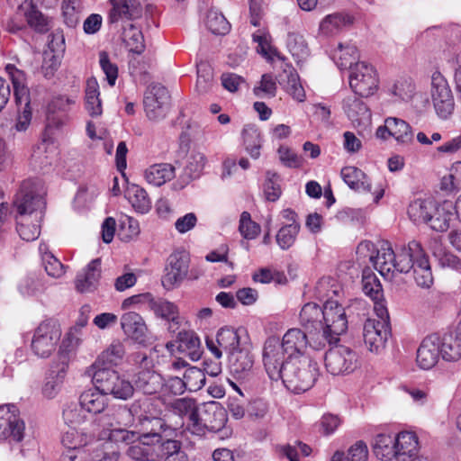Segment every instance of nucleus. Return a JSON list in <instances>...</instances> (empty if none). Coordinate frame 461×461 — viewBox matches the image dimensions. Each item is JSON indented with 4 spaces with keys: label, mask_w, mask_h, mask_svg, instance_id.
<instances>
[{
    "label": "nucleus",
    "mask_w": 461,
    "mask_h": 461,
    "mask_svg": "<svg viewBox=\"0 0 461 461\" xmlns=\"http://www.w3.org/2000/svg\"><path fill=\"white\" fill-rule=\"evenodd\" d=\"M43 194V185L39 179L23 181L16 194L14 205L18 212L17 231L23 240L32 241L40 236V224H30L29 218L34 213L36 221L41 219L45 205Z\"/></svg>",
    "instance_id": "nucleus-1"
},
{
    "label": "nucleus",
    "mask_w": 461,
    "mask_h": 461,
    "mask_svg": "<svg viewBox=\"0 0 461 461\" xmlns=\"http://www.w3.org/2000/svg\"><path fill=\"white\" fill-rule=\"evenodd\" d=\"M184 380L187 390L190 392H196L201 389L205 384L204 372L195 366L187 368L184 373Z\"/></svg>",
    "instance_id": "nucleus-61"
},
{
    "label": "nucleus",
    "mask_w": 461,
    "mask_h": 461,
    "mask_svg": "<svg viewBox=\"0 0 461 461\" xmlns=\"http://www.w3.org/2000/svg\"><path fill=\"white\" fill-rule=\"evenodd\" d=\"M416 284L422 288H429L433 285V275L429 261V258L425 251L418 258L416 264L411 268Z\"/></svg>",
    "instance_id": "nucleus-44"
},
{
    "label": "nucleus",
    "mask_w": 461,
    "mask_h": 461,
    "mask_svg": "<svg viewBox=\"0 0 461 461\" xmlns=\"http://www.w3.org/2000/svg\"><path fill=\"white\" fill-rule=\"evenodd\" d=\"M390 335V322L368 319L363 328L364 342L371 352L378 353L384 348Z\"/></svg>",
    "instance_id": "nucleus-14"
},
{
    "label": "nucleus",
    "mask_w": 461,
    "mask_h": 461,
    "mask_svg": "<svg viewBox=\"0 0 461 461\" xmlns=\"http://www.w3.org/2000/svg\"><path fill=\"white\" fill-rule=\"evenodd\" d=\"M172 408L175 413L188 419V426L194 432L200 414L195 401L190 398L177 399L172 403Z\"/></svg>",
    "instance_id": "nucleus-46"
},
{
    "label": "nucleus",
    "mask_w": 461,
    "mask_h": 461,
    "mask_svg": "<svg viewBox=\"0 0 461 461\" xmlns=\"http://www.w3.org/2000/svg\"><path fill=\"white\" fill-rule=\"evenodd\" d=\"M340 335H335L331 330H328L327 328L322 327L320 330H315L312 333H309V346L315 350H321L326 347V345H332L339 340Z\"/></svg>",
    "instance_id": "nucleus-53"
},
{
    "label": "nucleus",
    "mask_w": 461,
    "mask_h": 461,
    "mask_svg": "<svg viewBox=\"0 0 461 461\" xmlns=\"http://www.w3.org/2000/svg\"><path fill=\"white\" fill-rule=\"evenodd\" d=\"M62 416L65 423L72 428L80 427L88 421H91V426H95L96 422V419L90 418L80 402L66 404Z\"/></svg>",
    "instance_id": "nucleus-36"
},
{
    "label": "nucleus",
    "mask_w": 461,
    "mask_h": 461,
    "mask_svg": "<svg viewBox=\"0 0 461 461\" xmlns=\"http://www.w3.org/2000/svg\"><path fill=\"white\" fill-rule=\"evenodd\" d=\"M24 429L25 424L14 404L0 406V439L20 442L23 438Z\"/></svg>",
    "instance_id": "nucleus-13"
},
{
    "label": "nucleus",
    "mask_w": 461,
    "mask_h": 461,
    "mask_svg": "<svg viewBox=\"0 0 461 461\" xmlns=\"http://www.w3.org/2000/svg\"><path fill=\"white\" fill-rule=\"evenodd\" d=\"M120 451L112 442H106L96 447L93 454L94 461H118Z\"/></svg>",
    "instance_id": "nucleus-64"
},
{
    "label": "nucleus",
    "mask_w": 461,
    "mask_h": 461,
    "mask_svg": "<svg viewBox=\"0 0 461 461\" xmlns=\"http://www.w3.org/2000/svg\"><path fill=\"white\" fill-rule=\"evenodd\" d=\"M125 355V348L122 342L119 340L113 341L109 347L104 349L92 364L87 370L90 375L95 370H114L113 366H118L122 362Z\"/></svg>",
    "instance_id": "nucleus-18"
},
{
    "label": "nucleus",
    "mask_w": 461,
    "mask_h": 461,
    "mask_svg": "<svg viewBox=\"0 0 461 461\" xmlns=\"http://www.w3.org/2000/svg\"><path fill=\"white\" fill-rule=\"evenodd\" d=\"M207 158L203 153L193 150L187 157L186 165L182 176L183 181L187 184L192 180L199 178L203 174Z\"/></svg>",
    "instance_id": "nucleus-40"
},
{
    "label": "nucleus",
    "mask_w": 461,
    "mask_h": 461,
    "mask_svg": "<svg viewBox=\"0 0 461 461\" xmlns=\"http://www.w3.org/2000/svg\"><path fill=\"white\" fill-rule=\"evenodd\" d=\"M342 107L347 117L354 126L366 127L371 122L369 108L357 95L345 97Z\"/></svg>",
    "instance_id": "nucleus-20"
},
{
    "label": "nucleus",
    "mask_w": 461,
    "mask_h": 461,
    "mask_svg": "<svg viewBox=\"0 0 461 461\" xmlns=\"http://www.w3.org/2000/svg\"><path fill=\"white\" fill-rule=\"evenodd\" d=\"M28 25L39 33H46L50 30L48 18L32 2L24 12Z\"/></svg>",
    "instance_id": "nucleus-52"
},
{
    "label": "nucleus",
    "mask_w": 461,
    "mask_h": 461,
    "mask_svg": "<svg viewBox=\"0 0 461 461\" xmlns=\"http://www.w3.org/2000/svg\"><path fill=\"white\" fill-rule=\"evenodd\" d=\"M175 177V167L168 163L154 164L145 170L148 183L160 186Z\"/></svg>",
    "instance_id": "nucleus-39"
},
{
    "label": "nucleus",
    "mask_w": 461,
    "mask_h": 461,
    "mask_svg": "<svg viewBox=\"0 0 461 461\" xmlns=\"http://www.w3.org/2000/svg\"><path fill=\"white\" fill-rule=\"evenodd\" d=\"M149 309L153 311L156 316L162 319H169L176 317L178 314L177 307L171 302L166 299L153 297Z\"/></svg>",
    "instance_id": "nucleus-59"
},
{
    "label": "nucleus",
    "mask_w": 461,
    "mask_h": 461,
    "mask_svg": "<svg viewBox=\"0 0 461 461\" xmlns=\"http://www.w3.org/2000/svg\"><path fill=\"white\" fill-rule=\"evenodd\" d=\"M79 402L92 420H95L94 418L97 414L104 412L108 405L105 393L98 390L96 386L82 393Z\"/></svg>",
    "instance_id": "nucleus-27"
},
{
    "label": "nucleus",
    "mask_w": 461,
    "mask_h": 461,
    "mask_svg": "<svg viewBox=\"0 0 461 461\" xmlns=\"http://www.w3.org/2000/svg\"><path fill=\"white\" fill-rule=\"evenodd\" d=\"M370 260L375 267L384 277H393L394 275L395 252L392 248H382L375 257L371 256Z\"/></svg>",
    "instance_id": "nucleus-41"
},
{
    "label": "nucleus",
    "mask_w": 461,
    "mask_h": 461,
    "mask_svg": "<svg viewBox=\"0 0 461 461\" xmlns=\"http://www.w3.org/2000/svg\"><path fill=\"white\" fill-rule=\"evenodd\" d=\"M177 339L180 351L189 356L193 361H196L201 357V342L193 331H179Z\"/></svg>",
    "instance_id": "nucleus-43"
},
{
    "label": "nucleus",
    "mask_w": 461,
    "mask_h": 461,
    "mask_svg": "<svg viewBox=\"0 0 461 461\" xmlns=\"http://www.w3.org/2000/svg\"><path fill=\"white\" fill-rule=\"evenodd\" d=\"M349 86L355 95L368 97L376 91L378 78L375 69L366 62L354 65L349 73Z\"/></svg>",
    "instance_id": "nucleus-10"
},
{
    "label": "nucleus",
    "mask_w": 461,
    "mask_h": 461,
    "mask_svg": "<svg viewBox=\"0 0 461 461\" xmlns=\"http://www.w3.org/2000/svg\"><path fill=\"white\" fill-rule=\"evenodd\" d=\"M286 45L290 53L297 60L305 58L308 55V47L303 35L296 32H289L287 35Z\"/></svg>",
    "instance_id": "nucleus-60"
},
{
    "label": "nucleus",
    "mask_w": 461,
    "mask_h": 461,
    "mask_svg": "<svg viewBox=\"0 0 461 461\" xmlns=\"http://www.w3.org/2000/svg\"><path fill=\"white\" fill-rule=\"evenodd\" d=\"M213 69L207 62L197 64L196 90L199 94L208 93L213 86Z\"/></svg>",
    "instance_id": "nucleus-55"
},
{
    "label": "nucleus",
    "mask_w": 461,
    "mask_h": 461,
    "mask_svg": "<svg viewBox=\"0 0 461 461\" xmlns=\"http://www.w3.org/2000/svg\"><path fill=\"white\" fill-rule=\"evenodd\" d=\"M389 129L391 135L397 144L402 147H410L414 142V131L412 127L404 120L389 117Z\"/></svg>",
    "instance_id": "nucleus-37"
},
{
    "label": "nucleus",
    "mask_w": 461,
    "mask_h": 461,
    "mask_svg": "<svg viewBox=\"0 0 461 461\" xmlns=\"http://www.w3.org/2000/svg\"><path fill=\"white\" fill-rule=\"evenodd\" d=\"M323 327L335 335H341L348 329L345 309L337 301L328 300L323 305Z\"/></svg>",
    "instance_id": "nucleus-17"
},
{
    "label": "nucleus",
    "mask_w": 461,
    "mask_h": 461,
    "mask_svg": "<svg viewBox=\"0 0 461 461\" xmlns=\"http://www.w3.org/2000/svg\"><path fill=\"white\" fill-rule=\"evenodd\" d=\"M242 138L246 151L252 158H258L262 139L258 128L254 125H246L242 131Z\"/></svg>",
    "instance_id": "nucleus-49"
},
{
    "label": "nucleus",
    "mask_w": 461,
    "mask_h": 461,
    "mask_svg": "<svg viewBox=\"0 0 461 461\" xmlns=\"http://www.w3.org/2000/svg\"><path fill=\"white\" fill-rule=\"evenodd\" d=\"M341 177L349 188L359 193H370L372 189L368 176L359 168L352 166L341 169Z\"/></svg>",
    "instance_id": "nucleus-34"
},
{
    "label": "nucleus",
    "mask_w": 461,
    "mask_h": 461,
    "mask_svg": "<svg viewBox=\"0 0 461 461\" xmlns=\"http://www.w3.org/2000/svg\"><path fill=\"white\" fill-rule=\"evenodd\" d=\"M354 23L353 16L345 13H334L325 16L320 23V32L326 36L335 35Z\"/></svg>",
    "instance_id": "nucleus-32"
},
{
    "label": "nucleus",
    "mask_w": 461,
    "mask_h": 461,
    "mask_svg": "<svg viewBox=\"0 0 461 461\" xmlns=\"http://www.w3.org/2000/svg\"><path fill=\"white\" fill-rule=\"evenodd\" d=\"M375 456L382 461H397L396 442L393 434L381 433L375 437L373 444Z\"/></svg>",
    "instance_id": "nucleus-31"
},
{
    "label": "nucleus",
    "mask_w": 461,
    "mask_h": 461,
    "mask_svg": "<svg viewBox=\"0 0 461 461\" xmlns=\"http://www.w3.org/2000/svg\"><path fill=\"white\" fill-rule=\"evenodd\" d=\"M217 344L228 354L249 343L246 330L223 327L219 330L216 335Z\"/></svg>",
    "instance_id": "nucleus-24"
},
{
    "label": "nucleus",
    "mask_w": 461,
    "mask_h": 461,
    "mask_svg": "<svg viewBox=\"0 0 461 461\" xmlns=\"http://www.w3.org/2000/svg\"><path fill=\"white\" fill-rule=\"evenodd\" d=\"M51 52L44 53V59L41 65V71L45 77H50L59 67L58 58L53 54L55 51H63L65 49V39L62 34L57 33L52 35V39L49 42Z\"/></svg>",
    "instance_id": "nucleus-35"
},
{
    "label": "nucleus",
    "mask_w": 461,
    "mask_h": 461,
    "mask_svg": "<svg viewBox=\"0 0 461 461\" xmlns=\"http://www.w3.org/2000/svg\"><path fill=\"white\" fill-rule=\"evenodd\" d=\"M332 59L339 68L351 70L358 59L357 49L351 43H339L333 50Z\"/></svg>",
    "instance_id": "nucleus-38"
},
{
    "label": "nucleus",
    "mask_w": 461,
    "mask_h": 461,
    "mask_svg": "<svg viewBox=\"0 0 461 461\" xmlns=\"http://www.w3.org/2000/svg\"><path fill=\"white\" fill-rule=\"evenodd\" d=\"M230 371L237 378H244L253 366V357L250 354L249 342L228 354Z\"/></svg>",
    "instance_id": "nucleus-23"
},
{
    "label": "nucleus",
    "mask_w": 461,
    "mask_h": 461,
    "mask_svg": "<svg viewBox=\"0 0 461 461\" xmlns=\"http://www.w3.org/2000/svg\"><path fill=\"white\" fill-rule=\"evenodd\" d=\"M280 341L287 354V360L292 361L293 358L307 356L305 350L309 345V339L306 333L300 329H290Z\"/></svg>",
    "instance_id": "nucleus-21"
},
{
    "label": "nucleus",
    "mask_w": 461,
    "mask_h": 461,
    "mask_svg": "<svg viewBox=\"0 0 461 461\" xmlns=\"http://www.w3.org/2000/svg\"><path fill=\"white\" fill-rule=\"evenodd\" d=\"M99 95V85L96 79L89 78L86 87V109L92 117L102 114V102Z\"/></svg>",
    "instance_id": "nucleus-47"
},
{
    "label": "nucleus",
    "mask_w": 461,
    "mask_h": 461,
    "mask_svg": "<svg viewBox=\"0 0 461 461\" xmlns=\"http://www.w3.org/2000/svg\"><path fill=\"white\" fill-rule=\"evenodd\" d=\"M143 439L151 438L152 443L158 444V449L161 457L166 460V457L174 456L181 449V442L175 439L162 440V437L158 432L151 431L143 435Z\"/></svg>",
    "instance_id": "nucleus-50"
},
{
    "label": "nucleus",
    "mask_w": 461,
    "mask_h": 461,
    "mask_svg": "<svg viewBox=\"0 0 461 461\" xmlns=\"http://www.w3.org/2000/svg\"><path fill=\"white\" fill-rule=\"evenodd\" d=\"M226 420L225 411L212 402L204 407L203 413L199 414L194 433L201 434L204 432V429L212 432L219 431L224 427Z\"/></svg>",
    "instance_id": "nucleus-16"
},
{
    "label": "nucleus",
    "mask_w": 461,
    "mask_h": 461,
    "mask_svg": "<svg viewBox=\"0 0 461 461\" xmlns=\"http://www.w3.org/2000/svg\"><path fill=\"white\" fill-rule=\"evenodd\" d=\"M128 200L136 212L146 213L151 208V203L147 192L137 185H132L127 190Z\"/></svg>",
    "instance_id": "nucleus-51"
},
{
    "label": "nucleus",
    "mask_w": 461,
    "mask_h": 461,
    "mask_svg": "<svg viewBox=\"0 0 461 461\" xmlns=\"http://www.w3.org/2000/svg\"><path fill=\"white\" fill-rule=\"evenodd\" d=\"M396 442L397 461H407L418 453L419 441L411 431H402L394 435Z\"/></svg>",
    "instance_id": "nucleus-33"
},
{
    "label": "nucleus",
    "mask_w": 461,
    "mask_h": 461,
    "mask_svg": "<svg viewBox=\"0 0 461 461\" xmlns=\"http://www.w3.org/2000/svg\"><path fill=\"white\" fill-rule=\"evenodd\" d=\"M92 376L95 386L105 395L111 394L116 399L128 400L133 396L134 386L116 370H95Z\"/></svg>",
    "instance_id": "nucleus-4"
},
{
    "label": "nucleus",
    "mask_w": 461,
    "mask_h": 461,
    "mask_svg": "<svg viewBox=\"0 0 461 461\" xmlns=\"http://www.w3.org/2000/svg\"><path fill=\"white\" fill-rule=\"evenodd\" d=\"M323 307H321L316 303H305L299 315L301 325L312 333L315 330H320L323 327Z\"/></svg>",
    "instance_id": "nucleus-29"
},
{
    "label": "nucleus",
    "mask_w": 461,
    "mask_h": 461,
    "mask_svg": "<svg viewBox=\"0 0 461 461\" xmlns=\"http://www.w3.org/2000/svg\"><path fill=\"white\" fill-rule=\"evenodd\" d=\"M263 363L269 378L280 380L285 365L287 363V354L285 352L279 338L269 337L263 348Z\"/></svg>",
    "instance_id": "nucleus-9"
},
{
    "label": "nucleus",
    "mask_w": 461,
    "mask_h": 461,
    "mask_svg": "<svg viewBox=\"0 0 461 461\" xmlns=\"http://www.w3.org/2000/svg\"><path fill=\"white\" fill-rule=\"evenodd\" d=\"M324 365L330 375H346L357 368V355L348 347L336 345L326 351Z\"/></svg>",
    "instance_id": "nucleus-7"
},
{
    "label": "nucleus",
    "mask_w": 461,
    "mask_h": 461,
    "mask_svg": "<svg viewBox=\"0 0 461 461\" xmlns=\"http://www.w3.org/2000/svg\"><path fill=\"white\" fill-rule=\"evenodd\" d=\"M134 391H140L144 394H155L164 386L163 377L150 369L139 371L134 376Z\"/></svg>",
    "instance_id": "nucleus-25"
},
{
    "label": "nucleus",
    "mask_w": 461,
    "mask_h": 461,
    "mask_svg": "<svg viewBox=\"0 0 461 461\" xmlns=\"http://www.w3.org/2000/svg\"><path fill=\"white\" fill-rule=\"evenodd\" d=\"M430 97L437 115L446 120L455 110V99L447 80L439 72L435 71L431 76Z\"/></svg>",
    "instance_id": "nucleus-5"
},
{
    "label": "nucleus",
    "mask_w": 461,
    "mask_h": 461,
    "mask_svg": "<svg viewBox=\"0 0 461 461\" xmlns=\"http://www.w3.org/2000/svg\"><path fill=\"white\" fill-rule=\"evenodd\" d=\"M126 454L131 459L146 461L152 456L153 449L148 442L134 440L127 447Z\"/></svg>",
    "instance_id": "nucleus-62"
},
{
    "label": "nucleus",
    "mask_w": 461,
    "mask_h": 461,
    "mask_svg": "<svg viewBox=\"0 0 461 461\" xmlns=\"http://www.w3.org/2000/svg\"><path fill=\"white\" fill-rule=\"evenodd\" d=\"M61 337V330L57 321H42L34 330L31 348L39 357L47 358L56 349Z\"/></svg>",
    "instance_id": "nucleus-6"
},
{
    "label": "nucleus",
    "mask_w": 461,
    "mask_h": 461,
    "mask_svg": "<svg viewBox=\"0 0 461 461\" xmlns=\"http://www.w3.org/2000/svg\"><path fill=\"white\" fill-rule=\"evenodd\" d=\"M70 361L69 351L60 348L57 356L51 361L42 386V394L48 399H53L60 391L67 375Z\"/></svg>",
    "instance_id": "nucleus-8"
},
{
    "label": "nucleus",
    "mask_w": 461,
    "mask_h": 461,
    "mask_svg": "<svg viewBox=\"0 0 461 461\" xmlns=\"http://www.w3.org/2000/svg\"><path fill=\"white\" fill-rule=\"evenodd\" d=\"M444 58L448 61L458 65L456 69L455 79L461 100V50L458 46L453 45L443 50Z\"/></svg>",
    "instance_id": "nucleus-63"
},
{
    "label": "nucleus",
    "mask_w": 461,
    "mask_h": 461,
    "mask_svg": "<svg viewBox=\"0 0 461 461\" xmlns=\"http://www.w3.org/2000/svg\"><path fill=\"white\" fill-rule=\"evenodd\" d=\"M441 357L447 362H456L461 359V339L456 335L445 334L439 337Z\"/></svg>",
    "instance_id": "nucleus-42"
},
{
    "label": "nucleus",
    "mask_w": 461,
    "mask_h": 461,
    "mask_svg": "<svg viewBox=\"0 0 461 461\" xmlns=\"http://www.w3.org/2000/svg\"><path fill=\"white\" fill-rule=\"evenodd\" d=\"M113 9L110 14L112 22L126 18L134 20L141 16L142 7L138 0H111Z\"/></svg>",
    "instance_id": "nucleus-30"
},
{
    "label": "nucleus",
    "mask_w": 461,
    "mask_h": 461,
    "mask_svg": "<svg viewBox=\"0 0 461 461\" xmlns=\"http://www.w3.org/2000/svg\"><path fill=\"white\" fill-rule=\"evenodd\" d=\"M423 251L420 243L416 240H411L407 245L402 246L395 252L394 273H409L418 258H420Z\"/></svg>",
    "instance_id": "nucleus-19"
},
{
    "label": "nucleus",
    "mask_w": 461,
    "mask_h": 461,
    "mask_svg": "<svg viewBox=\"0 0 461 461\" xmlns=\"http://www.w3.org/2000/svg\"><path fill=\"white\" fill-rule=\"evenodd\" d=\"M456 208L451 202L445 201L442 204L435 203L431 214V220L428 224L436 231H446L449 228L450 221L455 218Z\"/></svg>",
    "instance_id": "nucleus-28"
},
{
    "label": "nucleus",
    "mask_w": 461,
    "mask_h": 461,
    "mask_svg": "<svg viewBox=\"0 0 461 461\" xmlns=\"http://www.w3.org/2000/svg\"><path fill=\"white\" fill-rule=\"evenodd\" d=\"M122 38L130 51L141 54L144 51V37L141 31L133 24L124 28Z\"/></svg>",
    "instance_id": "nucleus-54"
},
{
    "label": "nucleus",
    "mask_w": 461,
    "mask_h": 461,
    "mask_svg": "<svg viewBox=\"0 0 461 461\" xmlns=\"http://www.w3.org/2000/svg\"><path fill=\"white\" fill-rule=\"evenodd\" d=\"M169 93L160 84H151L144 94V108L149 120L157 121L164 118L168 110Z\"/></svg>",
    "instance_id": "nucleus-12"
},
{
    "label": "nucleus",
    "mask_w": 461,
    "mask_h": 461,
    "mask_svg": "<svg viewBox=\"0 0 461 461\" xmlns=\"http://www.w3.org/2000/svg\"><path fill=\"white\" fill-rule=\"evenodd\" d=\"M435 201L432 199H417L408 208V214L414 221L428 223L431 220Z\"/></svg>",
    "instance_id": "nucleus-48"
},
{
    "label": "nucleus",
    "mask_w": 461,
    "mask_h": 461,
    "mask_svg": "<svg viewBox=\"0 0 461 461\" xmlns=\"http://www.w3.org/2000/svg\"><path fill=\"white\" fill-rule=\"evenodd\" d=\"M440 357L439 336L434 333L425 337L417 349V365L421 369L429 370L437 365Z\"/></svg>",
    "instance_id": "nucleus-15"
},
{
    "label": "nucleus",
    "mask_w": 461,
    "mask_h": 461,
    "mask_svg": "<svg viewBox=\"0 0 461 461\" xmlns=\"http://www.w3.org/2000/svg\"><path fill=\"white\" fill-rule=\"evenodd\" d=\"M362 290L372 300H380L383 296V289L377 276L370 270H364L362 276Z\"/></svg>",
    "instance_id": "nucleus-57"
},
{
    "label": "nucleus",
    "mask_w": 461,
    "mask_h": 461,
    "mask_svg": "<svg viewBox=\"0 0 461 461\" xmlns=\"http://www.w3.org/2000/svg\"><path fill=\"white\" fill-rule=\"evenodd\" d=\"M46 284L41 274L30 273L24 276L18 285L20 294L24 297H32L41 294L46 290Z\"/></svg>",
    "instance_id": "nucleus-45"
},
{
    "label": "nucleus",
    "mask_w": 461,
    "mask_h": 461,
    "mask_svg": "<svg viewBox=\"0 0 461 461\" xmlns=\"http://www.w3.org/2000/svg\"><path fill=\"white\" fill-rule=\"evenodd\" d=\"M121 326L123 332L131 339L139 343L145 341L148 329L140 314L134 312L124 313L121 318Z\"/></svg>",
    "instance_id": "nucleus-26"
},
{
    "label": "nucleus",
    "mask_w": 461,
    "mask_h": 461,
    "mask_svg": "<svg viewBox=\"0 0 461 461\" xmlns=\"http://www.w3.org/2000/svg\"><path fill=\"white\" fill-rule=\"evenodd\" d=\"M5 69L10 75L14 86V100L19 113L15 129L18 131H24L32 121L30 92L26 86L25 74L10 64L6 66Z\"/></svg>",
    "instance_id": "nucleus-3"
},
{
    "label": "nucleus",
    "mask_w": 461,
    "mask_h": 461,
    "mask_svg": "<svg viewBox=\"0 0 461 461\" xmlns=\"http://www.w3.org/2000/svg\"><path fill=\"white\" fill-rule=\"evenodd\" d=\"M190 255L181 249L174 251L167 258L166 273L162 277L163 286L170 290L179 285L188 276Z\"/></svg>",
    "instance_id": "nucleus-11"
},
{
    "label": "nucleus",
    "mask_w": 461,
    "mask_h": 461,
    "mask_svg": "<svg viewBox=\"0 0 461 461\" xmlns=\"http://www.w3.org/2000/svg\"><path fill=\"white\" fill-rule=\"evenodd\" d=\"M206 26L213 33L224 35L229 32L230 24L221 13L210 10L206 16Z\"/></svg>",
    "instance_id": "nucleus-58"
},
{
    "label": "nucleus",
    "mask_w": 461,
    "mask_h": 461,
    "mask_svg": "<svg viewBox=\"0 0 461 461\" xmlns=\"http://www.w3.org/2000/svg\"><path fill=\"white\" fill-rule=\"evenodd\" d=\"M101 258H95L78 272L75 280L76 289L80 293L95 291L101 278Z\"/></svg>",
    "instance_id": "nucleus-22"
},
{
    "label": "nucleus",
    "mask_w": 461,
    "mask_h": 461,
    "mask_svg": "<svg viewBox=\"0 0 461 461\" xmlns=\"http://www.w3.org/2000/svg\"><path fill=\"white\" fill-rule=\"evenodd\" d=\"M300 228V224L294 223H287L280 228L276 235V240L281 249L286 250L294 244Z\"/></svg>",
    "instance_id": "nucleus-56"
},
{
    "label": "nucleus",
    "mask_w": 461,
    "mask_h": 461,
    "mask_svg": "<svg viewBox=\"0 0 461 461\" xmlns=\"http://www.w3.org/2000/svg\"><path fill=\"white\" fill-rule=\"evenodd\" d=\"M319 375V366L309 356L287 360L285 365L282 380L285 386L294 393H301L311 389Z\"/></svg>",
    "instance_id": "nucleus-2"
}]
</instances>
